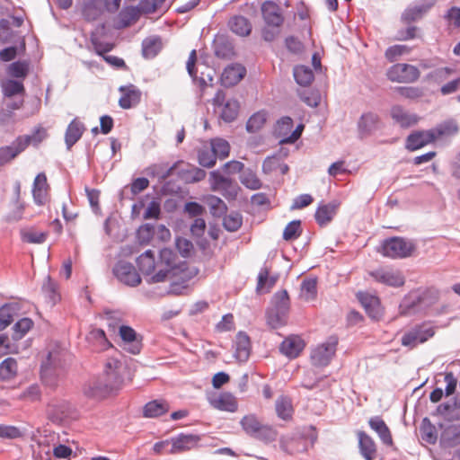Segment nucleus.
Masks as SVG:
<instances>
[{
    "instance_id": "9d476101",
    "label": "nucleus",
    "mask_w": 460,
    "mask_h": 460,
    "mask_svg": "<svg viewBox=\"0 0 460 460\" xmlns=\"http://www.w3.org/2000/svg\"><path fill=\"white\" fill-rule=\"evenodd\" d=\"M209 182L212 190L219 191L228 199H234L237 195V185L232 179L223 175L218 170L210 172Z\"/></svg>"
},
{
    "instance_id": "aec40b11",
    "label": "nucleus",
    "mask_w": 460,
    "mask_h": 460,
    "mask_svg": "<svg viewBox=\"0 0 460 460\" xmlns=\"http://www.w3.org/2000/svg\"><path fill=\"white\" fill-rule=\"evenodd\" d=\"M339 206L336 200L320 204L314 214L317 224L321 226L328 225L337 214Z\"/></svg>"
},
{
    "instance_id": "c85d7f7f",
    "label": "nucleus",
    "mask_w": 460,
    "mask_h": 460,
    "mask_svg": "<svg viewBox=\"0 0 460 460\" xmlns=\"http://www.w3.org/2000/svg\"><path fill=\"white\" fill-rule=\"evenodd\" d=\"M210 404L217 410L234 412L237 410L235 397L229 393L220 394L210 400Z\"/></svg>"
},
{
    "instance_id": "864d4df0",
    "label": "nucleus",
    "mask_w": 460,
    "mask_h": 460,
    "mask_svg": "<svg viewBox=\"0 0 460 460\" xmlns=\"http://www.w3.org/2000/svg\"><path fill=\"white\" fill-rule=\"evenodd\" d=\"M421 438L429 444H435L437 441L436 428L425 418L420 426Z\"/></svg>"
},
{
    "instance_id": "8fccbe9b",
    "label": "nucleus",
    "mask_w": 460,
    "mask_h": 460,
    "mask_svg": "<svg viewBox=\"0 0 460 460\" xmlns=\"http://www.w3.org/2000/svg\"><path fill=\"white\" fill-rule=\"evenodd\" d=\"M216 155L210 146H203L198 154L199 164L207 168H211L217 162Z\"/></svg>"
},
{
    "instance_id": "393cba45",
    "label": "nucleus",
    "mask_w": 460,
    "mask_h": 460,
    "mask_svg": "<svg viewBox=\"0 0 460 460\" xmlns=\"http://www.w3.org/2000/svg\"><path fill=\"white\" fill-rule=\"evenodd\" d=\"M378 122L379 119L376 113H363L358 122V129L360 137H367L374 132L377 128Z\"/></svg>"
},
{
    "instance_id": "6ab92c4d",
    "label": "nucleus",
    "mask_w": 460,
    "mask_h": 460,
    "mask_svg": "<svg viewBox=\"0 0 460 460\" xmlns=\"http://www.w3.org/2000/svg\"><path fill=\"white\" fill-rule=\"evenodd\" d=\"M434 141L431 129L415 131L408 136L405 146L408 150L415 151Z\"/></svg>"
},
{
    "instance_id": "f3484780",
    "label": "nucleus",
    "mask_w": 460,
    "mask_h": 460,
    "mask_svg": "<svg viewBox=\"0 0 460 460\" xmlns=\"http://www.w3.org/2000/svg\"><path fill=\"white\" fill-rule=\"evenodd\" d=\"M305 341L298 335H290L280 344L281 353L289 358H296L305 348Z\"/></svg>"
},
{
    "instance_id": "f704fd0d",
    "label": "nucleus",
    "mask_w": 460,
    "mask_h": 460,
    "mask_svg": "<svg viewBox=\"0 0 460 460\" xmlns=\"http://www.w3.org/2000/svg\"><path fill=\"white\" fill-rule=\"evenodd\" d=\"M230 30L239 35L247 36L251 33L252 24L249 20L242 15L234 16L228 22Z\"/></svg>"
},
{
    "instance_id": "2eb2a0df",
    "label": "nucleus",
    "mask_w": 460,
    "mask_h": 460,
    "mask_svg": "<svg viewBox=\"0 0 460 460\" xmlns=\"http://www.w3.org/2000/svg\"><path fill=\"white\" fill-rule=\"evenodd\" d=\"M199 441V436L181 433L171 438L172 448L169 452L171 454H178L191 450L198 446Z\"/></svg>"
},
{
    "instance_id": "4d7b16f0",
    "label": "nucleus",
    "mask_w": 460,
    "mask_h": 460,
    "mask_svg": "<svg viewBox=\"0 0 460 460\" xmlns=\"http://www.w3.org/2000/svg\"><path fill=\"white\" fill-rule=\"evenodd\" d=\"M289 297L286 290L277 292L272 299V307L277 310L289 311Z\"/></svg>"
},
{
    "instance_id": "338daca9",
    "label": "nucleus",
    "mask_w": 460,
    "mask_h": 460,
    "mask_svg": "<svg viewBox=\"0 0 460 460\" xmlns=\"http://www.w3.org/2000/svg\"><path fill=\"white\" fill-rule=\"evenodd\" d=\"M155 228L151 224H145L137 230V237L142 243H147L154 235Z\"/></svg>"
},
{
    "instance_id": "473e14b6",
    "label": "nucleus",
    "mask_w": 460,
    "mask_h": 460,
    "mask_svg": "<svg viewBox=\"0 0 460 460\" xmlns=\"http://www.w3.org/2000/svg\"><path fill=\"white\" fill-rule=\"evenodd\" d=\"M430 129L432 135H434V140H437L443 137H451L456 135L459 131V127L456 120L448 119Z\"/></svg>"
},
{
    "instance_id": "a18cd8bd",
    "label": "nucleus",
    "mask_w": 460,
    "mask_h": 460,
    "mask_svg": "<svg viewBox=\"0 0 460 460\" xmlns=\"http://www.w3.org/2000/svg\"><path fill=\"white\" fill-rule=\"evenodd\" d=\"M17 306L13 304H5L0 307V326L4 330L9 326L16 314Z\"/></svg>"
},
{
    "instance_id": "6e6552de",
    "label": "nucleus",
    "mask_w": 460,
    "mask_h": 460,
    "mask_svg": "<svg viewBox=\"0 0 460 460\" xmlns=\"http://www.w3.org/2000/svg\"><path fill=\"white\" fill-rule=\"evenodd\" d=\"M338 344L336 336H330L326 341L315 347L311 353L313 365L316 367L327 366L335 354Z\"/></svg>"
},
{
    "instance_id": "c756f323",
    "label": "nucleus",
    "mask_w": 460,
    "mask_h": 460,
    "mask_svg": "<svg viewBox=\"0 0 460 460\" xmlns=\"http://www.w3.org/2000/svg\"><path fill=\"white\" fill-rule=\"evenodd\" d=\"M84 131V126L77 119H74L69 123L65 134V142L67 149H70L81 138Z\"/></svg>"
},
{
    "instance_id": "e2e57ef3",
    "label": "nucleus",
    "mask_w": 460,
    "mask_h": 460,
    "mask_svg": "<svg viewBox=\"0 0 460 460\" xmlns=\"http://www.w3.org/2000/svg\"><path fill=\"white\" fill-rule=\"evenodd\" d=\"M29 66L24 62H13L8 67V74L13 77L24 78L28 74Z\"/></svg>"
},
{
    "instance_id": "9b49d317",
    "label": "nucleus",
    "mask_w": 460,
    "mask_h": 460,
    "mask_svg": "<svg viewBox=\"0 0 460 460\" xmlns=\"http://www.w3.org/2000/svg\"><path fill=\"white\" fill-rule=\"evenodd\" d=\"M369 275L378 283L398 288L404 284V276L396 269L381 267L369 272Z\"/></svg>"
},
{
    "instance_id": "bb28decb",
    "label": "nucleus",
    "mask_w": 460,
    "mask_h": 460,
    "mask_svg": "<svg viewBox=\"0 0 460 460\" xmlns=\"http://www.w3.org/2000/svg\"><path fill=\"white\" fill-rule=\"evenodd\" d=\"M358 447L361 456L366 460H373L376 456V447L373 438L364 431L358 432Z\"/></svg>"
},
{
    "instance_id": "72a5a7b5",
    "label": "nucleus",
    "mask_w": 460,
    "mask_h": 460,
    "mask_svg": "<svg viewBox=\"0 0 460 460\" xmlns=\"http://www.w3.org/2000/svg\"><path fill=\"white\" fill-rule=\"evenodd\" d=\"M169 411V404L164 400H154L144 406L143 414L146 418H157Z\"/></svg>"
},
{
    "instance_id": "c03bdc74",
    "label": "nucleus",
    "mask_w": 460,
    "mask_h": 460,
    "mask_svg": "<svg viewBox=\"0 0 460 460\" xmlns=\"http://www.w3.org/2000/svg\"><path fill=\"white\" fill-rule=\"evenodd\" d=\"M210 147L212 148L216 157L218 159H225L229 155L230 145L229 143L220 137H216L210 140Z\"/></svg>"
},
{
    "instance_id": "cd10ccee",
    "label": "nucleus",
    "mask_w": 460,
    "mask_h": 460,
    "mask_svg": "<svg viewBox=\"0 0 460 460\" xmlns=\"http://www.w3.org/2000/svg\"><path fill=\"white\" fill-rule=\"evenodd\" d=\"M49 185L47 182V177L44 172L39 173L33 182V188H32V195L33 199L36 204L38 205H43L47 193H48Z\"/></svg>"
},
{
    "instance_id": "4be33fe9",
    "label": "nucleus",
    "mask_w": 460,
    "mask_h": 460,
    "mask_svg": "<svg viewBox=\"0 0 460 460\" xmlns=\"http://www.w3.org/2000/svg\"><path fill=\"white\" fill-rule=\"evenodd\" d=\"M119 90L122 93L119 100V104L121 108L130 109L140 102L141 92L135 85L120 86Z\"/></svg>"
},
{
    "instance_id": "39448f33",
    "label": "nucleus",
    "mask_w": 460,
    "mask_h": 460,
    "mask_svg": "<svg viewBox=\"0 0 460 460\" xmlns=\"http://www.w3.org/2000/svg\"><path fill=\"white\" fill-rule=\"evenodd\" d=\"M176 260L177 256L172 250L162 249L159 253V260L156 261L157 272L147 281L149 283H159L164 281L171 275H176Z\"/></svg>"
},
{
    "instance_id": "a19ab883",
    "label": "nucleus",
    "mask_w": 460,
    "mask_h": 460,
    "mask_svg": "<svg viewBox=\"0 0 460 460\" xmlns=\"http://www.w3.org/2000/svg\"><path fill=\"white\" fill-rule=\"evenodd\" d=\"M288 312L270 308L267 312V322L272 328H279L287 323Z\"/></svg>"
},
{
    "instance_id": "ddd939ff",
    "label": "nucleus",
    "mask_w": 460,
    "mask_h": 460,
    "mask_svg": "<svg viewBox=\"0 0 460 460\" xmlns=\"http://www.w3.org/2000/svg\"><path fill=\"white\" fill-rule=\"evenodd\" d=\"M436 0H419L410 4L402 13V21L411 23L420 20L435 4Z\"/></svg>"
},
{
    "instance_id": "13d9d810",
    "label": "nucleus",
    "mask_w": 460,
    "mask_h": 460,
    "mask_svg": "<svg viewBox=\"0 0 460 460\" xmlns=\"http://www.w3.org/2000/svg\"><path fill=\"white\" fill-rule=\"evenodd\" d=\"M68 405L62 403L58 406L56 404H49L48 406V414L53 421H61L67 416Z\"/></svg>"
},
{
    "instance_id": "20e7f679",
    "label": "nucleus",
    "mask_w": 460,
    "mask_h": 460,
    "mask_svg": "<svg viewBox=\"0 0 460 460\" xmlns=\"http://www.w3.org/2000/svg\"><path fill=\"white\" fill-rule=\"evenodd\" d=\"M240 425L243 430L256 439L270 442L274 441L277 433L270 426L263 424L255 414H248L242 418Z\"/></svg>"
},
{
    "instance_id": "f8f14e48",
    "label": "nucleus",
    "mask_w": 460,
    "mask_h": 460,
    "mask_svg": "<svg viewBox=\"0 0 460 460\" xmlns=\"http://www.w3.org/2000/svg\"><path fill=\"white\" fill-rule=\"evenodd\" d=\"M113 274L123 284L136 287L141 282V278L135 267L127 261H119L113 268Z\"/></svg>"
},
{
    "instance_id": "bf43d9fd",
    "label": "nucleus",
    "mask_w": 460,
    "mask_h": 460,
    "mask_svg": "<svg viewBox=\"0 0 460 460\" xmlns=\"http://www.w3.org/2000/svg\"><path fill=\"white\" fill-rule=\"evenodd\" d=\"M301 234V222L300 220H293L289 222L283 231V239L290 241L296 239Z\"/></svg>"
},
{
    "instance_id": "58836bf2",
    "label": "nucleus",
    "mask_w": 460,
    "mask_h": 460,
    "mask_svg": "<svg viewBox=\"0 0 460 460\" xmlns=\"http://www.w3.org/2000/svg\"><path fill=\"white\" fill-rule=\"evenodd\" d=\"M119 333L125 343H132L131 348L129 349V351L132 354H137L140 351L139 343L135 342L137 341V332L133 328L127 325H120L119 328Z\"/></svg>"
},
{
    "instance_id": "0eeeda50",
    "label": "nucleus",
    "mask_w": 460,
    "mask_h": 460,
    "mask_svg": "<svg viewBox=\"0 0 460 460\" xmlns=\"http://www.w3.org/2000/svg\"><path fill=\"white\" fill-rule=\"evenodd\" d=\"M435 334L434 328L429 323H421L412 327L402 336L401 343L404 347L413 349L424 343Z\"/></svg>"
},
{
    "instance_id": "412c9836",
    "label": "nucleus",
    "mask_w": 460,
    "mask_h": 460,
    "mask_svg": "<svg viewBox=\"0 0 460 460\" xmlns=\"http://www.w3.org/2000/svg\"><path fill=\"white\" fill-rule=\"evenodd\" d=\"M357 297L371 318L378 319L381 316L382 309L377 296L368 293L358 292Z\"/></svg>"
},
{
    "instance_id": "4c0bfd02",
    "label": "nucleus",
    "mask_w": 460,
    "mask_h": 460,
    "mask_svg": "<svg viewBox=\"0 0 460 460\" xmlns=\"http://www.w3.org/2000/svg\"><path fill=\"white\" fill-rule=\"evenodd\" d=\"M293 75L296 82L301 86H308L314 81L313 70L306 66H296L293 69Z\"/></svg>"
},
{
    "instance_id": "c9c22d12",
    "label": "nucleus",
    "mask_w": 460,
    "mask_h": 460,
    "mask_svg": "<svg viewBox=\"0 0 460 460\" xmlns=\"http://www.w3.org/2000/svg\"><path fill=\"white\" fill-rule=\"evenodd\" d=\"M162 47L159 37L146 38L142 42V55L145 58H154L161 51Z\"/></svg>"
},
{
    "instance_id": "e433bc0d",
    "label": "nucleus",
    "mask_w": 460,
    "mask_h": 460,
    "mask_svg": "<svg viewBox=\"0 0 460 460\" xmlns=\"http://www.w3.org/2000/svg\"><path fill=\"white\" fill-rule=\"evenodd\" d=\"M22 151V146L18 144L17 138L10 146L0 147V166L12 161Z\"/></svg>"
},
{
    "instance_id": "b1692460",
    "label": "nucleus",
    "mask_w": 460,
    "mask_h": 460,
    "mask_svg": "<svg viewBox=\"0 0 460 460\" xmlns=\"http://www.w3.org/2000/svg\"><path fill=\"white\" fill-rule=\"evenodd\" d=\"M391 117L402 128H409L415 125L419 118L413 113L405 111L402 106L395 105L391 109Z\"/></svg>"
},
{
    "instance_id": "f03ea898",
    "label": "nucleus",
    "mask_w": 460,
    "mask_h": 460,
    "mask_svg": "<svg viewBox=\"0 0 460 460\" xmlns=\"http://www.w3.org/2000/svg\"><path fill=\"white\" fill-rule=\"evenodd\" d=\"M125 366L115 358H109L104 367V381L97 384L94 388L102 394H109L119 389L123 384L122 374Z\"/></svg>"
},
{
    "instance_id": "0e129e2a",
    "label": "nucleus",
    "mask_w": 460,
    "mask_h": 460,
    "mask_svg": "<svg viewBox=\"0 0 460 460\" xmlns=\"http://www.w3.org/2000/svg\"><path fill=\"white\" fill-rule=\"evenodd\" d=\"M207 202L213 215H221L226 210L225 202L217 196H209Z\"/></svg>"
},
{
    "instance_id": "dca6fc26",
    "label": "nucleus",
    "mask_w": 460,
    "mask_h": 460,
    "mask_svg": "<svg viewBox=\"0 0 460 460\" xmlns=\"http://www.w3.org/2000/svg\"><path fill=\"white\" fill-rule=\"evenodd\" d=\"M234 348V357L235 359L240 363L246 362L251 353V341L249 336L243 332H239L236 334Z\"/></svg>"
},
{
    "instance_id": "a878e982",
    "label": "nucleus",
    "mask_w": 460,
    "mask_h": 460,
    "mask_svg": "<svg viewBox=\"0 0 460 460\" xmlns=\"http://www.w3.org/2000/svg\"><path fill=\"white\" fill-rule=\"evenodd\" d=\"M137 263L139 270L146 276L151 277L157 272L156 261L155 260L154 253L151 250L146 251L138 256Z\"/></svg>"
},
{
    "instance_id": "f257e3e1",
    "label": "nucleus",
    "mask_w": 460,
    "mask_h": 460,
    "mask_svg": "<svg viewBox=\"0 0 460 460\" xmlns=\"http://www.w3.org/2000/svg\"><path fill=\"white\" fill-rule=\"evenodd\" d=\"M70 359L71 356L68 351L56 345L49 351L46 359L41 364L42 382L49 387H56L63 377Z\"/></svg>"
},
{
    "instance_id": "09e8293b",
    "label": "nucleus",
    "mask_w": 460,
    "mask_h": 460,
    "mask_svg": "<svg viewBox=\"0 0 460 460\" xmlns=\"http://www.w3.org/2000/svg\"><path fill=\"white\" fill-rule=\"evenodd\" d=\"M243 185L250 190H259L261 187V181L257 174L251 169L244 170L240 176Z\"/></svg>"
},
{
    "instance_id": "1a4fd4ad",
    "label": "nucleus",
    "mask_w": 460,
    "mask_h": 460,
    "mask_svg": "<svg viewBox=\"0 0 460 460\" xmlns=\"http://www.w3.org/2000/svg\"><path fill=\"white\" fill-rule=\"evenodd\" d=\"M386 75L392 82L413 83L419 79L420 72L415 66L397 63L387 70Z\"/></svg>"
},
{
    "instance_id": "37998d69",
    "label": "nucleus",
    "mask_w": 460,
    "mask_h": 460,
    "mask_svg": "<svg viewBox=\"0 0 460 460\" xmlns=\"http://www.w3.org/2000/svg\"><path fill=\"white\" fill-rule=\"evenodd\" d=\"M275 406L276 412L280 419L287 420L292 417L293 407L290 399L288 397L278 398Z\"/></svg>"
},
{
    "instance_id": "3c124183",
    "label": "nucleus",
    "mask_w": 460,
    "mask_h": 460,
    "mask_svg": "<svg viewBox=\"0 0 460 460\" xmlns=\"http://www.w3.org/2000/svg\"><path fill=\"white\" fill-rule=\"evenodd\" d=\"M33 326L31 319L24 317L20 319L13 327V340H21Z\"/></svg>"
},
{
    "instance_id": "7c9ffc66",
    "label": "nucleus",
    "mask_w": 460,
    "mask_h": 460,
    "mask_svg": "<svg viewBox=\"0 0 460 460\" xmlns=\"http://www.w3.org/2000/svg\"><path fill=\"white\" fill-rule=\"evenodd\" d=\"M368 423L370 428L377 433L384 444L387 446H391L393 444L390 429L379 416L370 418Z\"/></svg>"
},
{
    "instance_id": "7ed1b4c3",
    "label": "nucleus",
    "mask_w": 460,
    "mask_h": 460,
    "mask_svg": "<svg viewBox=\"0 0 460 460\" xmlns=\"http://www.w3.org/2000/svg\"><path fill=\"white\" fill-rule=\"evenodd\" d=\"M415 249L416 244L411 240L403 237H391L382 243L378 252L385 257L403 259L410 257Z\"/></svg>"
},
{
    "instance_id": "603ef678",
    "label": "nucleus",
    "mask_w": 460,
    "mask_h": 460,
    "mask_svg": "<svg viewBox=\"0 0 460 460\" xmlns=\"http://www.w3.org/2000/svg\"><path fill=\"white\" fill-rule=\"evenodd\" d=\"M1 87L4 95L7 97H12L24 92L23 84L22 82L12 79L4 81L1 84Z\"/></svg>"
},
{
    "instance_id": "680f3d73",
    "label": "nucleus",
    "mask_w": 460,
    "mask_h": 460,
    "mask_svg": "<svg viewBox=\"0 0 460 460\" xmlns=\"http://www.w3.org/2000/svg\"><path fill=\"white\" fill-rule=\"evenodd\" d=\"M164 3L165 0H141L138 9L144 13H153L161 9Z\"/></svg>"
},
{
    "instance_id": "de8ad7c7",
    "label": "nucleus",
    "mask_w": 460,
    "mask_h": 460,
    "mask_svg": "<svg viewBox=\"0 0 460 460\" xmlns=\"http://www.w3.org/2000/svg\"><path fill=\"white\" fill-rule=\"evenodd\" d=\"M17 372V362L13 358H7L0 363V379L9 380Z\"/></svg>"
},
{
    "instance_id": "5fc2aeb1",
    "label": "nucleus",
    "mask_w": 460,
    "mask_h": 460,
    "mask_svg": "<svg viewBox=\"0 0 460 460\" xmlns=\"http://www.w3.org/2000/svg\"><path fill=\"white\" fill-rule=\"evenodd\" d=\"M243 223V217L240 213L231 212L224 217L223 225L229 232L237 231Z\"/></svg>"
},
{
    "instance_id": "69168bd1",
    "label": "nucleus",
    "mask_w": 460,
    "mask_h": 460,
    "mask_svg": "<svg viewBox=\"0 0 460 460\" xmlns=\"http://www.w3.org/2000/svg\"><path fill=\"white\" fill-rule=\"evenodd\" d=\"M409 52V48L405 45H394L385 50V58L394 62L398 57Z\"/></svg>"
},
{
    "instance_id": "49530a36",
    "label": "nucleus",
    "mask_w": 460,
    "mask_h": 460,
    "mask_svg": "<svg viewBox=\"0 0 460 460\" xmlns=\"http://www.w3.org/2000/svg\"><path fill=\"white\" fill-rule=\"evenodd\" d=\"M317 293V282L314 279L303 280L300 288V297L305 301H312Z\"/></svg>"
},
{
    "instance_id": "4468645a",
    "label": "nucleus",
    "mask_w": 460,
    "mask_h": 460,
    "mask_svg": "<svg viewBox=\"0 0 460 460\" xmlns=\"http://www.w3.org/2000/svg\"><path fill=\"white\" fill-rule=\"evenodd\" d=\"M261 13L265 23L273 28H279L283 22L284 17L280 7L273 1H265L262 3Z\"/></svg>"
},
{
    "instance_id": "2f4dec72",
    "label": "nucleus",
    "mask_w": 460,
    "mask_h": 460,
    "mask_svg": "<svg viewBox=\"0 0 460 460\" xmlns=\"http://www.w3.org/2000/svg\"><path fill=\"white\" fill-rule=\"evenodd\" d=\"M47 137V130L42 127H37L31 135L20 136L17 139L18 144L25 150L30 145L38 146Z\"/></svg>"
},
{
    "instance_id": "5701e85b",
    "label": "nucleus",
    "mask_w": 460,
    "mask_h": 460,
    "mask_svg": "<svg viewBox=\"0 0 460 460\" xmlns=\"http://www.w3.org/2000/svg\"><path fill=\"white\" fill-rule=\"evenodd\" d=\"M180 163L181 164L177 169V173L183 181L187 183L198 182L206 177V172L203 169L190 164H184L182 162Z\"/></svg>"
},
{
    "instance_id": "79ce46f5",
    "label": "nucleus",
    "mask_w": 460,
    "mask_h": 460,
    "mask_svg": "<svg viewBox=\"0 0 460 460\" xmlns=\"http://www.w3.org/2000/svg\"><path fill=\"white\" fill-rule=\"evenodd\" d=\"M181 164L180 162L174 163L172 165L168 164H160L153 165L150 170L151 173L162 180H165L174 173V171L179 168Z\"/></svg>"
},
{
    "instance_id": "052dcab7",
    "label": "nucleus",
    "mask_w": 460,
    "mask_h": 460,
    "mask_svg": "<svg viewBox=\"0 0 460 460\" xmlns=\"http://www.w3.org/2000/svg\"><path fill=\"white\" fill-rule=\"evenodd\" d=\"M124 314L119 310L105 309L103 318L107 321L108 326L115 330L117 325L122 322Z\"/></svg>"
},
{
    "instance_id": "774afa93",
    "label": "nucleus",
    "mask_w": 460,
    "mask_h": 460,
    "mask_svg": "<svg viewBox=\"0 0 460 460\" xmlns=\"http://www.w3.org/2000/svg\"><path fill=\"white\" fill-rule=\"evenodd\" d=\"M22 437L20 429L14 426L0 425V438L13 439Z\"/></svg>"
},
{
    "instance_id": "423d86ee",
    "label": "nucleus",
    "mask_w": 460,
    "mask_h": 460,
    "mask_svg": "<svg viewBox=\"0 0 460 460\" xmlns=\"http://www.w3.org/2000/svg\"><path fill=\"white\" fill-rule=\"evenodd\" d=\"M212 104L219 118L226 123L234 121L239 113V102L235 99H226V93L218 90L215 94Z\"/></svg>"
},
{
    "instance_id": "6e6d98bb",
    "label": "nucleus",
    "mask_w": 460,
    "mask_h": 460,
    "mask_svg": "<svg viewBox=\"0 0 460 460\" xmlns=\"http://www.w3.org/2000/svg\"><path fill=\"white\" fill-rule=\"evenodd\" d=\"M266 122V113L259 111L254 113L246 123V129L248 132L253 133L262 128Z\"/></svg>"
},
{
    "instance_id": "a211bd4d",
    "label": "nucleus",
    "mask_w": 460,
    "mask_h": 460,
    "mask_svg": "<svg viewBox=\"0 0 460 460\" xmlns=\"http://www.w3.org/2000/svg\"><path fill=\"white\" fill-rule=\"evenodd\" d=\"M246 69L240 64H232L226 66L221 75L222 84L230 87L238 84L245 75Z\"/></svg>"
},
{
    "instance_id": "ea45409f",
    "label": "nucleus",
    "mask_w": 460,
    "mask_h": 460,
    "mask_svg": "<svg viewBox=\"0 0 460 460\" xmlns=\"http://www.w3.org/2000/svg\"><path fill=\"white\" fill-rule=\"evenodd\" d=\"M102 13L101 0H90L84 4L83 15L87 21H95Z\"/></svg>"
}]
</instances>
